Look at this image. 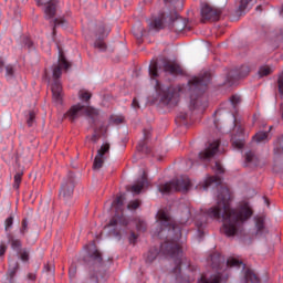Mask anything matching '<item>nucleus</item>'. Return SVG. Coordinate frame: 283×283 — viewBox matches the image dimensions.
<instances>
[{
    "label": "nucleus",
    "instance_id": "f257e3e1",
    "mask_svg": "<svg viewBox=\"0 0 283 283\" xmlns=\"http://www.w3.org/2000/svg\"><path fill=\"white\" fill-rule=\"evenodd\" d=\"M233 195L227 187H221L217 196V205L206 211V216L212 220L222 218V231L227 238H233L242 231L244 222L253 216V209L249 203H243L238 208H231Z\"/></svg>",
    "mask_w": 283,
    "mask_h": 283
},
{
    "label": "nucleus",
    "instance_id": "f03ea898",
    "mask_svg": "<svg viewBox=\"0 0 283 283\" xmlns=\"http://www.w3.org/2000/svg\"><path fill=\"white\" fill-rule=\"evenodd\" d=\"M154 237L164 240L160 249H182V242H180L182 231L165 210L157 212V228Z\"/></svg>",
    "mask_w": 283,
    "mask_h": 283
},
{
    "label": "nucleus",
    "instance_id": "7ed1b4c3",
    "mask_svg": "<svg viewBox=\"0 0 283 283\" xmlns=\"http://www.w3.org/2000/svg\"><path fill=\"white\" fill-rule=\"evenodd\" d=\"M211 83V73L205 72L196 77H192L189 84V95H190V109H198L202 107V101H207L202 96L207 92V87Z\"/></svg>",
    "mask_w": 283,
    "mask_h": 283
},
{
    "label": "nucleus",
    "instance_id": "20e7f679",
    "mask_svg": "<svg viewBox=\"0 0 283 283\" xmlns=\"http://www.w3.org/2000/svg\"><path fill=\"white\" fill-rule=\"evenodd\" d=\"M163 20L168 24V28L172 30V32H182L185 28H187V23L185 20L178 15V12L171 11L169 15L165 17V13L161 14V18L155 19L153 22H149L148 30H155V32H159L165 28V23Z\"/></svg>",
    "mask_w": 283,
    "mask_h": 283
},
{
    "label": "nucleus",
    "instance_id": "39448f33",
    "mask_svg": "<svg viewBox=\"0 0 283 283\" xmlns=\"http://www.w3.org/2000/svg\"><path fill=\"white\" fill-rule=\"evenodd\" d=\"M61 67H63V70H70V67H72V64L67 62V59H65V55L62 53V51H60L59 63L53 65L54 82L51 86L53 101L54 103H57V105H61V103H63V86L59 81V78H61V74H63Z\"/></svg>",
    "mask_w": 283,
    "mask_h": 283
},
{
    "label": "nucleus",
    "instance_id": "423d86ee",
    "mask_svg": "<svg viewBox=\"0 0 283 283\" xmlns=\"http://www.w3.org/2000/svg\"><path fill=\"white\" fill-rule=\"evenodd\" d=\"M155 90L159 96V101L163 105H178V98H180V86L163 87L158 80H155Z\"/></svg>",
    "mask_w": 283,
    "mask_h": 283
},
{
    "label": "nucleus",
    "instance_id": "0eeeda50",
    "mask_svg": "<svg viewBox=\"0 0 283 283\" xmlns=\"http://www.w3.org/2000/svg\"><path fill=\"white\" fill-rule=\"evenodd\" d=\"M190 188L191 179H189V177H180L179 179L159 186L158 190L160 193H174V191H181V193H187Z\"/></svg>",
    "mask_w": 283,
    "mask_h": 283
},
{
    "label": "nucleus",
    "instance_id": "6e6552de",
    "mask_svg": "<svg viewBox=\"0 0 283 283\" xmlns=\"http://www.w3.org/2000/svg\"><path fill=\"white\" fill-rule=\"evenodd\" d=\"M222 9L211 7L209 3L201 4V23L220 21Z\"/></svg>",
    "mask_w": 283,
    "mask_h": 283
},
{
    "label": "nucleus",
    "instance_id": "1a4fd4ad",
    "mask_svg": "<svg viewBox=\"0 0 283 283\" xmlns=\"http://www.w3.org/2000/svg\"><path fill=\"white\" fill-rule=\"evenodd\" d=\"M36 6H43L44 18L46 20L54 19L56 17V0H34Z\"/></svg>",
    "mask_w": 283,
    "mask_h": 283
},
{
    "label": "nucleus",
    "instance_id": "9d476101",
    "mask_svg": "<svg viewBox=\"0 0 283 283\" xmlns=\"http://www.w3.org/2000/svg\"><path fill=\"white\" fill-rule=\"evenodd\" d=\"M74 195V176L69 175L66 181L62 184L61 190H60V198L62 200H70L72 196Z\"/></svg>",
    "mask_w": 283,
    "mask_h": 283
},
{
    "label": "nucleus",
    "instance_id": "9b49d317",
    "mask_svg": "<svg viewBox=\"0 0 283 283\" xmlns=\"http://www.w3.org/2000/svg\"><path fill=\"white\" fill-rule=\"evenodd\" d=\"M105 154H109V144H103L101 148L97 150V155L93 161L94 171H99L105 164Z\"/></svg>",
    "mask_w": 283,
    "mask_h": 283
},
{
    "label": "nucleus",
    "instance_id": "f8f14e48",
    "mask_svg": "<svg viewBox=\"0 0 283 283\" xmlns=\"http://www.w3.org/2000/svg\"><path fill=\"white\" fill-rule=\"evenodd\" d=\"M220 148V140H214L209 143L205 150L199 153L200 160H211L216 154H218V149Z\"/></svg>",
    "mask_w": 283,
    "mask_h": 283
},
{
    "label": "nucleus",
    "instance_id": "ddd939ff",
    "mask_svg": "<svg viewBox=\"0 0 283 283\" xmlns=\"http://www.w3.org/2000/svg\"><path fill=\"white\" fill-rule=\"evenodd\" d=\"M66 118L74 123L76 118H81V116H85V106L82 104L73 105L69 112L65 114Z\"/></svg>",
    "mask_w": 283,
    "mask_h": 283
},
{
    "label": "nucleus",
    "instance_id": "4468645a",
    "mask_svg": "<svg viewBox=\"0 0 283 283\" xmlns=\"http://www.w3.org/2000/svg\"><path fill=\"white\" fill-rule=\"evenodd\" d=\"M85 262H88V264H101L103 262V255L98 250H90L85 256Z\"/></svg>",
    "mask_w": 283,
    "mask_h": 283
},
{
    "label": "nucleus",
    "instance_id": "2eb2a0df",
    "mask_svg": "<svg viewBox=\"0 0 283 283\" xmlns=\"http://www.w3.org/2000/svg\"><path fill=\"white\" fill-rule=\"evenodd\" d=\"M147 185V172H143L142 178H138L136 180V184L130 187V191L133 193H140L143 189H145V186Z\"/></svg>",
    "mask_w": 283,
    "mask_h": 283
},
{
    "label": "nucleus",
    "instance_id": "dca6fc26",
    "mask_svg": "<svg viewBox=\"0 0 283 283\" xmlns=\"http://www.w3.org/2000/svg\"><path fill=\"white\" fill-rule=\"evenodd\" d=\"M218 187L220 185H222V179L219 176H209L206 178L203 185L201 186V189H203V191H207L209 189V187Z\"/></svg>",
    "mask_w": 283,
    "mask_h": 283
},
{
    "label": "nucleus",
    "instance_id": "f3484780",
    "mask_svg": "<svg viewBox=\"0 0 283 283\" xmlns=\"http://www.w3.org/2000/svg\"><path fill=\"white\" fill-rule=\"evenodd\" d=\"M245 165L247 167H258L260 165V159L255 155V151L250 150L245 153Z\"/></svg>",
    "mask_w": 283,
    "mask_h": 283
},
{
    "label": "nucleus",
    "instance_id": "a211bd4d",
    "mask_svg": "<svg viewBox=\"0 0 283 283\" xmlns=\"http://www.w3.org/2000/svg\"><path fill=\"white\" fill-rule=\"evenodd\" d=\"M273 129V126H270L269 132H259L253 136L255 143H266L269 142V134Z\"/></svg>",
    "mask_w": 283,
    "mask_h": 283
},
{
    "label": "nucleus",
    "instance_id": "6ab92c4d",
    "mask_svg": "<svg viewBox=\"0 0 283 283\" xmlns=\"http://www.w3.org/2000/svg\"><path fill=\"white\" fill-rule=\"evenodd\" d=\"M84 115L91 119V123H96L98 118V109L84 106Z\"/></svg>",
    "mask_w": 283,
    "mask_h": 283
},
{
    "label": "nucleus",
    "instance_id": "aec40b11",
    "mask_svg": "<svg viewBox=\"0 0 283 283\" xmlns=\"http://www.w3.org/2000/svg\"><path fill=\"white\" fill-rule=\"evenodd\" d=\"M164 71L168 74H178L180 72V65L171 62H166L164 64Z\"/></svg>",
    "mask_w": 283,
    "mask_h": 283
},
{
    "label": "nucleus",
    "instance_id": "412c9836",
    "mask_svg": "<svg viewBox=\"0 0 283 283\" xmlns=\"http://www.w3.org/2000/svg\"><path fill=\"white\" fill-rule=\"evenodd\" d=\"M135 227L139 233H145V231H147V221L140 218H136Z\"/></svg>",
    "mask_w": 283,
    "mask_h": 283
},
{
    "label": "nucleus",
    "instance_id": "4be33fe9",
    "mask_svg": "<svg viewBox=\"0 0 283 283\" xmlns=\"http://www.w3.org/2000/svg\"><path fill=\"white\" fill-rule=\"evenodd\" d=\"M133 34L137 39V41H140V39H143L145 34V28H143V25L140 24L133 27Z\"/></svg>",
    "mask_w": 283,
    "mask_h": 283
},
{
    "label": "nucleus",
    "instance_id": "5701e85b",
    "mask_svg": "<svg viewBox=\"0 0 283 283\" xmlns=\"http://www.w3.org/2000/svg\"><path fill=\"white\" fill-rule=\"evenodd\" d=\"M112 32V29L109 27H106L105 24H99L97 28V34L99 39H104V36H107Z\"/></svg>",
    "mask_w": 283,
    "mask_h": 283
},
{
    "label": "nucleus",
    "instance_id": "b1692460",
    "mask_svg": "<svg viewBox=\"0 0 283 283\" xmlns=\"http://www.w3.org/2000/svg\"><path fill=\"white\" fill-rule=\"evenodd\" d=\"M202 283H220L222 282V274L218 273L211 275L209 279L201 277Z\"/></svg>",
    "mask_w": 283,
    "mask_h": 283
},
{
    "label": "nucleus",
    "instance_id": "393cba45",
    "mask_svg": "<svg viewBox=\"0 0 283 283\" xmlns=\"http://www.w3.org/2000/svg\"><path fill=\"white\" fill-rule=\"evenodd\" d=\"M245 281L251 283H260V279H258V275L253 273L251 270L245 271Z\"/></svg>",
    "mask_w": 283,
    "mask_h": 283
},
{
    "label": "nucleus",
    "instance_id": "a878e982",
    "mask_svg": "<svg viewBox=\"0 0 283 283\" xmlns=\"http://www.w3.org/2000/svg\"><path fill=\"white\" fill-rule=\"evenodd\" d=\"M272 73H273V69H271L269 65L260 66L259 72H258L260 78H262L264 76H269V74H272Z\"/></svg>",
    "mask_w": 283,
    "mask_h": 283
},
{
    "label": "nucleus",
    "instance_id": "bb28decb",
    "mask_svg": "<svg viewBox=\"0 0 283 283\" xmlns=\"http://www.w3.org/2000/svg\"><path fill=\"white\" fill-rule=\"evenodd\" d=\"M13 189L19 190V187H21V181L23 180V171H19L13 177Z\"/></svg>",
    "mask_w": 283,
    "mask_h": 283
},
{
    "label": "nucleus",
    "instance_id": "cd10ccee",
    "mask_svg": "<svg viewBox=\"0 0 283 283\" xmlns=\"http://www.w3.org/2000/svg\"><path fill=\"white\" fill-rule=\"evenodd\" d=\"M96 269H98V268L91 266L90 271H88L90 282H92V283H98V274L96 273Z\"/></svg>",
    "mask_w": 283,
    "mask_h": 283
},
{
    "label": "nucleus",
    "instance_id": "c85d7f7f",
    "mask_svg": "<svg viewBox=\"0 0 283 283\" xmlns=\"http://www.w3.org/2000/svg\"><path fill=\"white\" fill-rule=\"evenodd\" d=\"M255 228H256V233H262L264 231L265 227H264L263 217L255 218Z\"/></svg>",
    "mask_w": 283,
    "mask_h": 283
},
{
    "label": "nucleus",
    "instance_id": "c756f323",
    "mask_svg": "<svg viewBox=\"0 0 283 283\" xmlns=\"http://www.w3.org/2000/svg\"><path fill=\"white\" fill-rule=\"evenodd\" d=\"M251 72V69L249 65H242L239 69L238 78H244L245 76H249V73Z\"/></svg>",
    "mask_w": 283,
    "mask_h": 283
},
{
    "label": "nucleus",
    "instance_id": "7c9ffc66",
    "mask_svg": "<svg viewBox=\"0 0 283 283\" xmlns=\"http://www.w3.org/2000/svg\"><path fill=\"white\" fill-rule=\"evenodd\" d=\"M9 244L11 245L12 249H21L22 243L20 239H15L12 235H9Z\"/></svg>",
    "mask_w": 283,
    "mask_h": 283
},
{
    "label": "nucleus",
    "instance_id": "2f4dec72",
    "mask_svg": "<svg viewBox=\"0 0 283 283\" xmlns=\"http://www.w3.org/2000/svg\"><path fill=\"white\" fill-rule=\"evenodd\" d=\"M17 271H19V263H14L13 266L10 265L8 275L10 280H14V275H17Z\"/></svg>",
    "mask_w": 283,
    "mask_h": 283
},
{
    "label": "nucleus",
    "instance_id": "473e14b6",
    "mask_svg": "<svg viewBox=\"0 0 283 283\" xmlns=\"http://www.w3.org/2000/svg\"><path fill=\"white\" fill-rule=\"evenodd\" d=\"M230 103H231L233 109H238V105H240V103H242V98H240V96H238V95H232L230 97Z\"/></svg>",
    "mask_w": 283,
    "mask_h": 283
},
{
    "label": "nucleus",
    "instance_id": "72a5a7b5",
    "mask_svg": "<svg viewBox=\"0 0 283 283\" xmlns=\"http://www.w3.org/2000/svg\"><path fill=\"white\" fill-rule=\"evenodd\" d=\"M28 224H30V222L28 221V218L22 219L21 228H20L21 235H25V233H28Z\"/></svg>",
    "mask_w": 283,
    "mask_h": 283
},
{
    "label": "nucleus",
    "instance_id": "f704fd0d",
    "mask_svg": "<svg viewBox=\"0 0 283 283\" xmlns=\"http://www.w3.org/2000/svg\"><path fill=\"white\" fill-rule=\"evenodd\" d=\"M140 205H142L140 200L136 199V200L130 201L127 205V209L136 211V209H138V207H140Z\"/></svg>",
    "mask_w": 283,
    "mask_h": 283
},
{
    "label": "nucleus",
    "instance_id": "c9c22d12",
    "mask_svg": "<svg viewBox=\"0 0 283 283\" xmlns=\"http://www.w3.org/2000/svg\"><path fill=\"white\" fill-rule=\"evenodd\" d=\"M128 242L133 247H136V242H138V234H136V232L132 231L130 234L128 235Z\"/></svg>",
    "mask_w": 283,
    "mask_h": 283
},
{
    "label": "nucleus",
    "instance_id": "e433bc0d",
    "mask_svg": "<svg viewBox=\"0 0 283 283\" xmlns=\"http://www.w3.org/2000/svg\"><path fill=\"white\" fill-rule=\"evenodd\" d=\"M138 151H142L143 154H149L150 150L147 147V144L145 142H139L138 146H137Z\"/></svg>",
    "mask_w": 283,
    "mask_h": 283
},
{
    "label": "nucleus",
    "instance_id": "4c0bfd02",
    "mask_svg": "<svg viewBox=\"0 0 283 283\" xmlns=\"http://www.w3.org/2000/svg\"><path fill=\"white\" fill-rule=\"evenodd\" d=\"M78 96L82 101H90V98H92V93L87 92V91H80L78 92Z\"/></svg>",
    "mask_w": 283,
    "mask_h": 283
},
{
    "label": "nucleus",
    "instance_id": "58836bf2",
    "mask_svg": "<svg viewBox=\"0 0 283 283\" xmlns=\"http://www.w3.org/2000/svg\"><path fill=\"white\" fill-rule=\"evenodd\" d=\"M94 45L95 48H97V50H101L102 52H105V50H107V44H105L103 40L95 41Z\"/></svg>",
    "mask_w": 283,
    "mask_h": 283
},
{
    "label": "nucleus",
    "instance_id": "ea45409f",
    "mask_svg": "<svg viewBox=\"0 0 283 283\" xmlns=\"http://www.w3.org/2000/svg\"><path fill=\"white\" fill-rule=\"evenodd\" d=\"M149 74L153 78H156V76H158V64L154 63L150 67H149Z\"/></svg>",
    "mask_w": 283,
    "mask_h": 283
},
{
    "label": "nucleus",
    "instance_id": "a19ab883",
    "mask_svg": "<svg viewBox=\"0 0 283 283\" xmlns=\"http://www.w3.org/2000/svg\"><path fill=\"white\" fill-rule=\"evenodd\" d=\"M113 125H122V123H125V117L123 116H112L111 117Z\"/></svg>",
    "mask_w": 283,
    "mask_h": 283
},
{
    "label": "nucleus",
    "instance_id": "79ce46f5",
    "mask_svg": "<svg viewBox=\"0 0 283 283\" xmlns=\"http://www.w3.org/2000/svg\"><path fill=\"white\" fill-rule=\"evenodd\" d=\"M277 88H279V94L283 96V73L280 74L277 77Z\"/></svg>",
    "mask_w": 283,
    "mask_h": 283
},
{
    "label": "nucleus",
    "instance_id": "37998d69",
    "mask_svg": "<svg viewBox=\"0 0 283 283\" xmlns=\"http://www.w3.org/2000/svg\"><path fill=\"white\" fill-rule=\"evenodd\" d=\"M232 147H234V149H242L244 147V140L243 139L233 140Z\"/></svg>",
    "mask_w": 283,
    "mask_h": 283
},
{
    "label": "nucleus",
    "instance_id": "c03bdc74",
    "mask_svg": "<svg viewBox=\"0 0 283 283\" xmlns=\"http://www.w3.org/2000/svg\"><path fill=\"white\" fill-rule=\"evenodd\" d=\"M19 255L22 262H28V260H30V252H28L27 250H21L19 252Z\"/></svg>",
    "mask_w": 283,
    "mask_h": 283
},
{
    "label": "nucleus",
    "instance_id": "a18cd8bd",
    "mask_svg": "<svg viewBox=\"0 0 283 283\" xmlns=\"http://www.w3.org/2000/svg\"><path fill=\"white\" fill-rule=\"evenodd\" d=\"M251 1H253V0H241L240 6H239L240 12H244V10H247V8H249V3H251Z\"/></svg>",
    "mask_w": 283,
    "mask_h": 283
},
{
    "label": "nucleus",
    "instance_id": "49530a36",
    "mask_svg": "<svg viewBox=\"0 0 283 283\" xmlns=\"http://www.w3.org/2000/svg\"><path fill=\"white\" fill-rule=\"evenodd\" d=\"M242 264V261L234 259V258H230L228 259V266H240Z\"/></svg>",
    "mask_w": 283,
    "mask_h": 283
},
{
    "label": "nucleus",
    "instance_id": "de8ad7c7",
    "mask_svg": "<svg viewBox=\"0 0 283 283\" xmlns=\"http://www.w3.org/2000/svg\"><path fill=\"white\" fill-rule=\"evenodd\" d=\"M34 118H36V115L34 114V112L31 111L29 113V118L27 119L29 127H32V125H34Z\"/></svg>",
    "mask_w": 283,
    "mask_h": 283
},
{
    "label": "nucleus",
    "instance_id": "09e8293b",
    "mask_svg": "<svg viewBox=\"0 0 283 283\" xmlns=\"http://www.w3.org/2000/svg\"><path fill=\"white\" fill-rule=\"evenodd\" d=\"M213 169L217 174H224V168L222 167V164L219 161H216Z\"/></svg>",
    "mask_w": 283,
    "mask_h": 283
},
{
    "label": "nucleus",
    "instance_id": "8fccbe9b",
    "mask_svg": "<svg viewBox=\"0 0 283 283\" xmlns=\"http://www.w3.org/2000/svg\"><path fill=\"white\" fill-rule=\"evenodd\" d=\"M4 224H6V231H8V229H10L12 224H14V217L10 216L9 218H7L4 221Z\"/></svg>",
    "mask_w": 283,
    "mask_h": 283
},
{
    "label": "nucleus",
    "instance_id": "3c124183",
    "mask_svg": "<svg viewBox=\"0 0 283 283\" xmlns=\"http://www.w3.org/2000/svg\"><path fill=\"white\" fill-rule=\"evenodd\" d=\"M6 70V76H14V66L7 65L4 66Z\"/></svg>",
    "mask_w": 283,
    "mask_h": 283
},
{
    "label": "nucleus",
    "instance_id": "603ef678",
    "mask_svg": "<svg viewBox=\"0 0 283 283\" xmlns=\"http://www.w3.org/2000/svg\"><path fill=\"white\" fill-rule=\"evenodd\" d=\"M125 201V197L123 195L118 196L116 199H115V205H117V207H123V202Z\"/></svg>",
    "mask_w": 283,
    "mask_h": 283
},
{
    "label": "nucleus",
    "instance_id": "864d4df0",
    "mask_svg": "<svg viewBox=\"0 0 283 283\" xmlns=\"http://www.w3.org/2000/svg\"><path fill=\"white\" fill-rule=\"evenodd\" d=\"M53 23H54V28H56V27H59V25H64V23H65V19H63V18H56L54 21H53Z\"/></svg>",
    "mask_w": 283,
    "mask_h": 283
},
{
    "label": "nucleus",
    "instance_id": "5fc2aeb1",
    "mask_svg": "<svg viewBox=\"0 0 283 283\" xmlns=\"http://www.w3.org/2000/svg\"><path fill=\"white\" fill-rule=\"evenodd\" d=\"M149 138H151V130L145 128L144 129V140H149Z\"/></svg>",
    "mask_w": 283,
    "mask_h": 283
},
{
    "label": "nucleus",
    "instance_id": "6e6d98bb",
    "mask_svg": "<svg viewBox=\"0 0 283 283\" xmlns=\"http://www.w3.org/2000/svg\"><path fill=\"white\" fill-rule=\"evenodd\" d=\"M24 45L28 46L29 50H31V48H33L34 43H32V40L27 38L24 39Z\"/></svg>",
    "mask_w": 283,
    "mask_h": 283
},
{
    "label": "nucleus",
    "instance_id": "4d7b16f0",
    "mask_svg": "<svg viewBox=\"0 0 283 283\" xmlns=\"http://www.w3.org/2000/svg\"><path fill=\"white\" fill-rule=\"evenodd\" d=\"M70 277H76V266H71L69 270Z\"/></svg>",
    "mask_w": 283,
    "mask_h": 283
},
{
    "label": "nucleus",
    "instance_id": "13d9d810",
    "mask_svg": "<svg viewBox=\"0 0 283 283\" xmlns=\"http://www.w3.org/2000/svg\"><path fill=\"white\" fill-rule=\"evenodd\" d=\"M118 226V219L113 218L111 219L108 227H117Z\"/></svg>",
    "mask_w": 283,
    "mask_h": 283
},
{
    "label": "nucleus",
    "instance_id": "bf43d9fd",
    "mask_svg": "<svg viewBox=\"0 0 283 283\" xmlns=\"http://www.w3.org/2000/svg\"><path fill=\"white\" fill-rule=\"evenodd\" d=\"M156 260V252L150 251V256L147 258L148 262H154Z\"/></svg>",
    "mask_w": 283,
    "mask_h": 283
},
{
    "label": "nucleus",
    "instance_id": "052dcab7",
    "mask_svg": "<svg viewBox=\"0 0 283 283\" xmlns=\"http://www.w3.org/2000/svg\"><path fill=\"white\" fill-rule=\"evenodd\" d=\"M67 216H70V213L67 211L61 212L60 213V220H67Z\"/></svg>",
    "mask_w": 283,
    "mask_h": 283
},
{
    "label": "nucleus",
    "instance_id": "680f3d73",
    "mask_svg": "<svg viewBox=\"0 0 283 283\" xmlns=\"http://www.w3.org/2000/svg\"><path fill=\"white\" fill-rule=\"evenodd\" d=\"M28 280H31L32 282H34V280H36V274L35 273H29L28 274Z\"/></svg>",
    "mask_w": 283,
    "mask_h": 283
},
{
    "label": "nucleus",
    "instance_id": "e2e57ef3",
    "mask_svg": "<svg viewBox=\"0 0 283 283\" xmlns=\"http://www.w3.org/2000/svg\"><path fill=\"white\" fill-rule=\"evenodd\" d=\"M168 253H171L172 255H180L181 250H168Z\"/></svg>",
    "mask_w": 283,
    "mask_h": 283
},
{
    "label": "nucleus",
    "instance_id": "0e129e2a",
    "mask_svg": "<svg viewBox=\"0 0 283 283\" xmlns=\"http://www.w3.org/2000/svg\"><path fill=\"white\" fill-rule=\"evenodd\" d=\"M210 260H211V262H216V260H217L218 262H220V255H211V256H210Z\"/></svg>",
    "mask_w": 283,
    "mask_h": 283
},
{
    "label": "nucleus",
    "instance_id": "69168bd1",
    "mask_svg": "<svg viewBox=\"0 0 283 283\" xmlns=\"http://www.w3.org/2000/svg\"><path fill=\"white\" fill-rule=\"evenodd\" d=\"M132 106L135 107V108L140 107V106L138 105V99L134 98V99H133V103H132Z\"/></svg>",
    "mask_w": 283,
    "mask_h": 283
},
{
    "label": "nucleus",
    "instance_id": "338daca9",
    "mask_svg": "<svg viewBox=\"0 0 283 283\" xmlns=\"http://www.w3.org/2000/svg\"><path fill=\"white\" fill-rule=\"evenodd\" d=\"M44 269L46 273H50V271H52V268L50 266V264L44 265Z\"/></svg>",
    "mask_w": 283,
    "mask_h": 283
},
{
    "label": "nucleus",
    "instance_id": "774afa93",
    "mask_svg": "<svg viewBox=\"0 0 283 283\" xmlns=\"http://www.w3.org/2000/svg\"><path fill=\"white\" fill-rule=\"evenodd\" d=\"M178 0H164L165 3H172L175 4Z\"/></svg>",
    "mask_w": 283,
    "mask_h": 283
}]
</instances>
